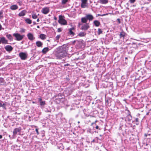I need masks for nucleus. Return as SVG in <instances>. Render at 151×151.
Returning <instances> with one entry per match:
<instances>
[{"label":"nucleus","instance_id":"obj_1","mask_svg":"<svg viewBox=\"0 0 151 151\" xmlns=\"http://www.w3.org/2000/svg\"><path fill=\"white\" fill-rule=\"evenodd\" d=\"M67 46L63 45L60 47L56 51L55 54L56 57L58 59H61L66 56L67 55Z\"/></svg>","mask_w":151,"mask_h":151},{"label":"nucleus","instance_id":"obj_2","mask_svg":"<svg viewBox=\"0 0 151 151\" xmlns=\"http://www.w3.org/2000/svg\"><path fill=\"white\" fill-rule=\"evenodd\" d=\"M94 19L93 16L91 14H86L85 17L81 18V21L82 23H86L87 20L92 21Z\"/></svg>","mask_w":151,"mask_h":151},{"label":"nucleus","instance_id":"obj_3","mask_svg":"<svg viewBox=\"0 0 151 151\" xmlns=\"http://www.w3.org/2000/svg\"><path fill=\"white\" fill-rule=\"evenodd\" d=\"M64 16L62 15H59L58 22L61 25H66L67 24V21L64 19Z\"/></svg>","mask_w":151,"mask_h":151},{"label":"nucleus","instance_id":"obj_4","mask_svg":"<svg viewBox=\"0 0 151 151\" xmlns=\"http://www.w3.org/2000/svg\"><path fill=\"white\" fill-rule=\"evenodd\" d=\"M13 36L16 37V40L17 41L22 40L24 37V35H21L20 34L16 33L13 34Z\"/></svg>","mask_w":151,"mask_h":151},{"label":"nucleus","instance_id":"obj_5","mask_svg":"<svg viewBox=\"0 0 151 151\" xmlns=\"http://www.w3.org/2000/svg\"><path fill=\"white\" fill-rule=\"evenodd\" d=\"M19 56L22 60H25L27 58V55L26 53L21 52L19 54Z\"/></svg>","mask_w":151,"mask_h":151},{"label":"nucleus","instance_id":"obj_6","mask_svg":"<svg viewBox=\"0 0 151 151\" xmlns=\"http://www.w3.org/2000/svg\"><path fill=\"white\" fill-rule=\"evenodd\" d=\"M85 23V24L82 25L81 27V29L83 30H87L90 28L89 23Z\"/></svg>","mask_w":151,"mask_h":151},{"label":"nucleus","instance_id":"obj_7","mask_svg":"<svg viewBox=\"0 0 151 151\" xmlns=\"http://www.w3.org/2000/svg\"><path fill=\"white\" fill-rule=\"evenodd\" d=\"M22 130V128L20 127L15 128L13 131V135L16 136L18 133H20Z\"/></svg>","mask_w":151,"mask_h":151},{"label":"nucleus","instance_id":"obj_8","mask_svg":"<svg viewBox=\"0 0 151 151\" xmlns=\"http://www.w3.org/2000/svg\"><path fill=\"white\" fill-rule=\"evenodd\" d=\"M81 6L82 8H85L87 6V0H81Z\"/></svg>","mask_w":151,"mask_h":151},{"label":"nucleus","instance_id":"obj_9","mask_svg":"<svg viewBox=\"0 0 151 151\" xmlns=\"http://www.w3.org/2000/svg\"><path fill=\"white\" fill-rule=\"evenodd\" d=\"M4 48L7 51L9 52H11L13 50V47L10 45H6Z\"/></svg>","mask_w":151,"mask_h":151},{"label":"nucleus","instance_id":"obj_10","mask_svg":"<svg viewBox=\"0 0 151 151\" xmlns=\"http://www.w3.org/2000/svg\"><path fill=\"white\" fill-rule=\"evenodd\" d=\"M50 11L48 7H45L43 8L42 10V12L44 14H47L48 12H49Z\"/></svg>","mask_w":151,"mask_h":151},{"label":"nucleus","instance_id":"obj_11","mask_svg":"<svg viewBox=\"0 0 151 151\" xmlns=\"http://www.w3.org/2000/svg\"><path fill=\"white\" fill-rule=\"evenodd\" d=\"M27 36L28 39L31 41H32L35 39V37H34L33 35L31 33H28Z\"/></svg>","mask_w":151,"mask_h":151},{"label":"nucleus","instance_id":"obj_12","mask_svg":"<svg viewBox=\"0 0 151 151\" xmlns=\"http://www.w3.org/2000/svg\"><path fill=\"white\" fill-rule=\"evenodd\" d=\"M1 43L3 44H8V41L7 40H6L5 37H1L0 38Z\"/></svg>","mask_w":151,"mask_h":151},{"label":"nucleus","instance_id":"obj_13","mask_svg":"<svg viewBox=\"0 0 151 151\" xmlns=\"http://www.w3.org/2000/svg\"><path fill=\"white\" fill-rule=\"evenodd\" d=\"M132 119V116L130 114L128 115L125 118V120L126 122H130Z\"/></svg>","mask_w":151,"mask_h":151},{"label":"nucleus","instance_id":"obj_14","mask_svg":"<svg viewBox=\"0 0 151 151\" xmlns=\"http://www.w3.org/2000/svg\"><path fill=\"white\" fill-rule=\"evenodd\" d=\"M27 12V11L24 9L21 11L19 14V17H23L24 16Z\"/></svg>","mask_w":151,"mask_h":151},{"label":"nucleus","instance_id":"obj_15","mask_svg":"<svg viewBox=\"0 0 151 151\" xmlns=\"http://www.w3.org/2000/svg\"><path fill=\"white\" fill-rule=\"evenodd\" d=\"M36 45L37 47H41L43 45V43L41 41H38L36 42Z\"/></svg>","mask_w":151,"mask_h":151},{"label":"nucleus","instance_id":"obj_16","mask_svg":"<svg viewBox=\"0 0 151 151\" xmlns=\"http://www.w3.org/2000/svg\"><path fill=\"white\" fill-rule=\"evenodd\" d=\"M126 33L122 31L121 32H120L119 35V37L120 38H123V39L124 38L125 36Z\"/></svg>","mask_w":151,"mask_h":151},{"label":"nucleus","instance_id":"obj_17","mask_svg":"<svg viewBox=\"0 0 151 151\" xmlns=\"http://www.w3.org/2000/svg\"><path fill=\"white\" fill-rule=\"evenodd\" d=\"M18 8V6L16 5H12L10 7V9L12 10H15L17 9Z\"/></svg>","mask_w":151,"mask_h":151},{"label":"nucleus","instance_id":"obj_18","mask_svg":"<svg viewBox=\"0 0 151 151\" xmlns=\"http://www.w3.org/2000/svg\"><path fill=\"white\" fill-rule=\"evenodd\" d=\"M49 50V49L47 47H45L42 50V52L44 54H45Z\"/></svg>","mask_w":151,"mask_h":151},{"label":"nucleus","instance_id":"obj_19","mask_svg":"<svg viewBox=\"0 0 151 151\" xmlns=\"http://www.w3.org/2000/svg\"><path fill=\"white\" fill-rule=\"evenodd\" d=\"M93 24L96 27H99V26L100 23L98 20H95L93 22Z\"/></svg>","mask_w":151,"mask_h":151},{"label":"nucleus","instance_id":"obj_20","mask_svg":"<svg viewBox=\"0 0 151 151\" xmlns=\"http://www.w3.org/2000/svg\"><path fill=\"white\" fill-rule=\"evenodd\" d=\"M25 22L28 24H31L32 23V21L29 18H26L25 19Z\"/></svg>","mask_w":151,"mask_h":151},{"label":"nucleus","instance_id":"obj_21","mask_svg":"<svg viewBox=\"0 0 151 151\" xmlns=\"http://www.w3.org/2000/svg\"><path fill=\"white\" fill-rule=\"evenodd\" d=\"M40 38L42 40H44L46 39V35L44 34H41L40 35Z\"/></svg>","mask_w":151,"mask_h":151},{"label":"nucleus","instance_id":"obj_22","mask_svg":"<svg viewBox=\"0 0 151 151\" xmlns=\"http://www.w3.org/2000/svg\"><path fill=\"white\" fill-rule=\"evenodd\" d=\"M86 35L85 32H81L79 33L78 35L80 37L85 36Z\"/></svg>","mask_w":151,"mask_h":151},{"label":"nucleus","instance_id":"obj_23","mask_svg":"<svg viewBox=\"0 0 151 151\" xmlns=\"http://www.w3.org/2000/svg\"><path fill=\"white\" fill-rule=\"evenodd\" d=\"M108 2V0H100V3L103 4H106Z\"/></svg>","mask_w":151,"mask_h":151},{"label":"nucleus","instance_id":"obj_24","mask_svg":"<svg viewBox=\"0 0 151 151\" xmlns=\"http://www.w3.org/2000/svg\"><path fill=\"white\" fill-rule=\"evenodd\" d=\"M74 29H75L74 27H72L69 29V32L70 35H74L75 34L72 31V30H74Z\"/></svg>","mask_w":151,"mask_h":151},{"label":"nucleus","instance_id":"obj_25","mask_svg":"<svg viewBox=\"0 0 151 151\" xmlns=\"http://www.w3.org/2000/svg\"><path fill=\"white\" fill-rule=\"evenodd\" d=\"M6 37L8 38V39L10 40L11 41H12L13 40V38L12 35L10 34H7L6 35Z\"/></svg>","mask_w":151,"mask_h":151},{"label":"nucleus","instance_id":"obj_26","mask_svg":"<svg viewBox=\"0 0 151 151\" xmlns=\"http://www.w3.org/2000/svg\"><path fill=\"white\" fill-rule=\"evenodd\" d=\"M32 17L34 19H37V16L35 14H32Z\"/></svg>","mask_w":151,"mask_h":151},{"label":"nucleus","instance_id":"obj_27","mask_svg":"<svg viewBox=\"0 0 151 151\" xmlns=\"http://www.w3.org/2000/svg\"><path fill=\"white\" fill-rule=\"evenodd\" d=\"M125 113L127 114V115H128L130 114V112L129 110L127 109H126L124 111Z\"/></svg>","mask_w":151,"mask_h":151},{"label":"nucleus","instance_id":"obj_28","mask_svg":"<svg viewBox=\"0 0 151 151\" xmlns=\"http://www.w3.org/2000/svg\"><path fill=\"white\" fill-rule=\"evenodd\" d=\"M102 33V31L101 29H98V34L100 35Z\"/></svg>","mask_w":151,"mask_h":151},{"label":"nucleus","instance_id":"obj_29","mask_svg":"<svg viewBox=\"0 0 151 151\" xmlns=\"http://www.w3.org/2000/svg\"><path fill=\"white\" fill-rule=\"evenodd\" d=\"M60 37V35H57L55 38V40L57 41V42H58V41L59 40V39Z\"/></svg>","mask_w":151,"mask_h":151},{"label":"nucleus","instance_id":"obj_30","mask_svg":"<svg viewBox=\"0 0 151 151\" xmlns=\"http://www.w3.org/2000/svg\"><path fill=\"white\" fill-rule=\"evenodd\" d=\"M68 1V0H62L61 3L63 4H65Z\"/></svg>","mask_w":151,"mask_h":151},{"label":"nucleus","instance_id":"obj_31","mask_svg":"<svg viewBox=\"0 0 151 151\" xmlns=\"http://www.w3.org/2000/svg\"><path fill=\"white\" fill-rule=\"evenodd\" d=\"M3 11H0V18L2 19L3 18Z\"/></svg>","mask_w":151,"mask_h":151},{"label":"nucleus","instance_id":"obj_32","mask_svg":"<svg viewBox=\"0 0 151 151\" xmlns=\"http://www.w3.org/2000/svg\"><path fill=\"white\" fill-rule=\"evenodd\" d=\"M45 104V101H42L40 103V104L41 106H43Z\"/></svg>","mask_w":151,"mask_h":151},{"label":"nucleus","instance_id":"obj_33","mask_svg":"<svg viewBox=\"0 0 151 151\" xmlns=\"http://www.w3.org/2000/svg\"><path fill=\"white\" fill-rule=\"evenodd\" d=\"M6 106V104L3 103V104L1 102H0V107H3L4 108Z\"/></svg>","mask_w":151,"mask_h":151},{"label":"nucleus","instance_id":"obj_34","mask_svg":"<svg viewBox=\"0 0 151 151\" xmlns=\"http://www.w3.org/2000/svg\"><path fill=\"white\" fill-rule=\"evenodd\" d=\"M25 29L23 28H21L20 31V32L21 33H24L25 32Z\"/></svg>","mask_w":151,"mask_h":151},{"label":"nucleus","instance_id":"obj_35","mask_svg":"<svg viewBox=\"0 0 151 151\" xmlns=\"http://www.w3.org/2000/svg\"><path fill=\"white\" fill-rule=\"evenodd\" d=\"M58 32H61L62 31V28H58Z\"/></svg>","mask_w":151,"mask_h":151},{"label":"nucleus","instance_id":"obj_36","mask_svg":"<svg viewBox=\"0 0 151 151\" xmlns=\"http://www.w3.org/2000/svg\"><path fill=\"white\" fill-rule=\"evenodd\" d=\"M129 1L131 3H133L136 1V0H129Z\"/></svg>","mask_w":151,"mask_h":151},{"label":"nucleus","instance_id":"obj_37","mask_svg":"<svg viewBox=\"0 0 151 151\" xmlns=\"http://www.w3.org/2000/svg\"><path fill=\"white\" fill-rule=\"evenodd\" d=\"M108 15V14H103L102 15L98 14V16H105V15Z\"/></svg>","mask_w":151,"mask_h":151},{"label":"nucleus","instance_id":"obj_38","mask_svg":"<svg viewBox=\"0 0 151 151\" xmlns=\"http://www.w3.org/2000/svg\"><path fill=\"white\" fill-rule=\"evenodd\" d=\"M35 131L37 133V134H39V132L38 131V129H37L36 128L35 129Z\"/></svg>","mask_w":151,"mask_h":151},{"label":"nucleus","instance_id":"obj_39","mask_svg":"<svg viewBox=\"0 0 151 151\" xmlns=\"http://www.w3.org/2000/svg\"><path fill=\"white\" fill-rule=\"evenodd\" d=\"M135 122H139V119L138 118H136L135 119Z\"/></svg>","mask_w":151,"mask_h":151},{"label":"nucleus","instance_id":"obj_40","mask_svg":"<svg viewBox=\"0 0 151 151\" xmlns=\"http://www.w3.org/2000/svg\"><path fill=\"white\" fill-rule=\"evenodd\" d=\"M97 122V121H96L95 122H93L91 123V125H92L93 124H96V122Z\"/></svg>","mask_w":151,"mask_h":151},{"label":"nucleus","instance_id":"obj_41","mask_svg":"<svg viewBox=\"0 0 151 151\" xmlns=\"http://www.w3.org/2000/svg\"><path fill=\"white\" fill-rule=\"evenodd\" d=\"M39 100L40 101V102L42 101V99L41 98H39Z\"/></svg>","mask_w":151,"mask_h":151},{"label":"nucleus","instance_id":"obj_42","mask_svg":"<svg viewBox=\"0 0 151 151\" xmlns=\"http://www.w3.org/2000/svg\"><path fill=\"white\" fill-rule=\"evenodd\" d=\"M2 26L0 23V30H1L2 29Z\"/></svg>","mask_w":151,"mask_h":151},{"label":"nucleus","instance_id":"obj_43","mask_svg":"<svg viewBox=\"0 0 151 151\" xmlns=\"http://www.w3.org/2000/svg\"><path fill=\"white\" fill-rule=\"evenodd\" d=\"M95 128H96V129H99V126H98V125L96 126Z\"/></svg>","mask_w":151,"mask_h":151},{"label":"nucleus","instance_id":"obj_44","mask_svg":"<svg viewBox=\"0 0 151 151\" xmlns=\"http://www.w3.org/2000/svg\"><path fill=\"white\" fill-rule=\"evenodd\" d=\"M117 20L119 22V23H120V19H117Z\"/></svg>","mask_w":151,"mask_h":151},{"label":"nucleus","instance_id":"obj_45","mask_svg":"<svg viewBox=\"0 0 151 151\" xmlns=\"http://www.w3.org/2000/svg\"><path fill=\"white\" fill-rule=\"evenodd\" d=\"M39 21H40V20H39V18L37 19V22H39Z\"/></svg>","mask_w":151,"mask_h":151},{"label":"nucleus","instance_id":"obj_46","mask_svg":"<svg viewBox=\"0 0 151 151\" xmlns=\"http://www.w3.org/2000/svg\"><path fill=\"white\" fill-rule=\"evenodd\" d=\"M2 138V135H0V139H1Z\"/></svg>","mask_w":151,"mask_h":151},{"label":"nucleus","instance_id":"obj_47","mask_svg":"<svg viewBox=\"0 0 151 151\" xmlns=\"http://www.w3.org/2000/svg\"><path fill=\"white\" fill-rule=\"evenodd\" d=\"M69 65L68 64H65L64 65V66H68Z\"/></svg>","mask_w":151,"mask_h":151},{"label":"nucleus","instance_id":"obj_48","mask_svg":"<svg viewBox=\"0 0 151 151\" xmlns=\"http://www.w3.org/2000/svg\"><path fill=\"white\" fill-rule=\"evenodd\" d=\"M145 136L146 137H147V134H145Z\"/></svg>","mask_w":151,"mask_h":151},{"label":"nucleus","instance_id":"obj_49","mask_svg":"<svg viewBox=\"0 0 151 151\" xmlns=\"http://www.w3.org/2000/svg\"><path fill=\"white\" fill-rule=\"evenodd\" d=\"M33 23L34 24H36V23L35 22H33Z\"/></svg>","mask_w":151,"mask_h":151},{"label":"nucleus","instance_id":"obj_50","mask_svg":"<svg viewBox=\"0 0 151 151\" xmlns=\"http://www.w3.org/2000/svg\"><path fill=\"white\" fill-rule=\"evenodd\" d=\"M149 112H147L146 114V115H149Z\"/></svg>","mask_w":151,"mask_h":151},{"label":"nucleus","instance_id":"obj_51","mask_svg":"<svg viewBox=\"0 0 151 151\" xmlns=\"http://www.w3.org/2000/svg\"><path fill=\"white\" fill-rule=\"evenodd\" d=\"M37 28H40V27H39V26H37Z\"/></svg>","mask_w":151,"mask_h":151},{"label":"nucleus","instance_id":"obj_52","mask_svg":"<svg viewBox=\"0 0 151 151\" xmlns=\"http://www.w3.org/2000/svg\"><path fill=\"white\" fill-rule=\"evenodd\" d=\"M81 25V24L80 23H78V25H79V26H80V25Z\"/></svg>","mask_w":151,"mask_h":151},{"label":"nucleus","instance_id":"obj_53","mask_svg":"<svg viewBox=\"0 0 151 151\" xmlns=\"http://www.w3.org/2000/svg\"><path fill=\"white\" fill-rule=\"evenodd\" d=\"M148 8H147L146 9V10H148Z\"/></svg>","mask_w":151,"mask_h":151},{"label":"nucleus","instance_id":"obj_54","mask_svg":"<svg viewBox=\"0 0 151 151\" xmlns=\"http://www.w3.org/2000/svg\"><path fill=\"white\" fill-rule=\"evenodd\" d=\"M144 8V7H143V6H142V7L141 9H143Z\"/></svg>","mask_w":151,"mask_h":151},{"label":"nucleus","instance_id":"obj_55","mask_svg":"<svg viewBox=\"0 0 151 151\" xmlns=\"http://www.w3.org/2000/svg\"><path fill=\"white\" fill-rule=\"evenodd\" d=\"M54 19H55V20H56L57 19V18L56 17H55L54 18Z\"/></svg>","mask_w":151,"mask_h":151},{"label":"nucleus","instance_id":"obj_56","mask_svg":"<svg viewBox=\"0 0 151 151\" xmlns=\"http://www.w3.org/2000/svg\"><path fill=\"white\" fill-rule=\"evenodd\" d=\"M125 58L126 59H127V57H126Z\"/></svg>","mask_w":151,"mask_h":151},{"label":"nucleus","instance_id":"obj_57","mask_svg":"<svg viewBox=\"0 0 151 151\" xmlns=\"http://www.w3.org/2000/svg\"><path fill=\"white\" fill-rule=\"evenodd\" d=\"M61 94H60H60H58V95L59 96V95H61ZM60 96H61V95H60Z\"/></svg>","mask_w":151,"mask_h":151},{"label":"nucleus","instance_id":"obj_58","mask_svg":"<svg viewBox=\"0 0 151 151\" xmlns=\"http://www.w3.org/2000/svg\"><path fill=\"white\" fill-rule=\"evenodd\" d=\"M149 1H151V0H149Z\"/></svg>","mask_w":151,"mask_h":151},{"label":"nucleus","instance_id":"obj_59","mask_svg":"<svg viewBox=\"0 0 151 151\" xmlns=\"http://www.w3.org/2000/svg\"><path fill=\"white\" fill-rule=\"evenodd\" d=\"M35 127H37L36 126H35Z\"/></svg>","mask_w":151,"mask_h":151},{"label":"nucleus","instance_id":"obj_60","mask_svg":"<svg viewBox=\"0 0 151 151\" xmlns=\"http://www.w3.org/2000/svg\"><path fill=\"white\" fill-rule=\"evenodd\" d=\"M1 53H0V56H1Z\"/></svg>","mask_w":151,"mask_h":151}]
</instances>
